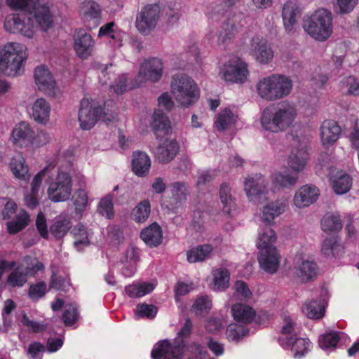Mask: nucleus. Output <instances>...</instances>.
<instances>
[{"label": "nucleus", "instance_id": "1", "mask_svg": "<svg viewBox=\"0 0 359 359\" xmlns=\"http://www.w3.org/2000/svg\"><path fill=\"white\" fill-rule=\"evenodd\" d=\"M7 5L13 9L24 10L28 16L24 14L12 13L8 15L4 20V27L6 32L11 34H20L24 37L32 39L36 34L37 26L46 32L53 25V15L50 11L48 0H6Z\"/></svg>", "mask_w": 359, "mask_h": 359}, {"label": "nucleus", "instance_id": "2", "mask_svg": "<svg viewBox=\"0 0 359 359\" xmlns=\"http://www.w3.org/2000/svg\"><path fill=\"white\" fill-rule=\"evenodd\" d=\"M236 0H223L216 4L208 14L212 22H220L219 31H210L208 34V39L212 43H224L235 37L241 25L237 22Z\"/></svg>", "mask_w": 359, "mask_h": 359}, {"label": "nucleus", "instance_id": "3", "mask_svg": "<svg viewBox=\"0 0 359 359\" xmlns=\"http://www.w3.org/2000/svg\"><path fill=\"white\" fill-rule=\"evenodd\" d=\"M191 330L192 323L187 319L172 343L163 340L154 346L151 353L152 359H180L185 351L191 352L195 359H203L207 353L204 347L198 344L188 346L185 344L184 339L190 335Z\"/></svg>", "mask_w": 359, "mask_h": 359}, {"label": "nucleus", "instance_id": "4", "mask_svg": "<svg viewBox=\"0 0 359 359\" xmlns=\"http://www.w3.org/2000/svg\"><path fill=\"white\" fill-rule=\"evenodd\" d=\"M297 116V109L294 104L284 102L273 109L263 110L260 122L262 128L274 133L286 130L293 126Z\"/></svg>", "mask_w": 359, "mask_h": 359}, {"label": "nucleus", "instance_id": "5", "mask_svg": "<svg viewBox=\"0 0 359 359\" xmlns=\"http://www.w3.org/2000/svg\"><path fill=\"white\" fill-rule=\"evenodd\" d=\"M28 57L27 47L18 42H8L0 49V73L16 76L24 71Z\"/></svg>", "mask_w": 359, "mask_h": 359}, {"label": "nucleus", "instance_id": "6", "mask_svg": "<svg viewBox=\"0 0 359 359\" xmlns=\"http://www.w3.org/2000/svg\"><path fill=\"white\" fill-rule=\"evenodd\" d=\"M293 88L292 79L284 74H273L258 81L256 90L264 100L271 102L289 95Z\"/></svg>", "mask_w": 359, "mask_h": 359}, {"label": "nucleus", "instance_id": "7", "mask_svg": "<svg viewBox=\"0 0 359 359\" xmlns=\"http://www.w3.org/2000/svg\"><path fill=\"white\" fill-rule=\"evenodd\" d=\"M303 28L313 39L327 41L333 32V16L330 11L319 8L304 17Z\"/></svg>", "mask_w": 359, "mask_h": 359}, {"label": "nucleus", "instance_id": "8", "mask_svg": "<svg viewBox=\"0 0 359 359\" xmlns=\"http://www.w3.org/2000/svg\"><path fill=\"white\" fill-rule=\"evenodd\" d=\"M170 91L176 102L184 108L194 105L200 97V88L196 82L184 74L172 76Z\"/></svg>", "mask_w": 359, "mask_h": 359}, {"label": "nucleus", "instance_id": "9", "mask_svg": "<svg viewBox=\"0 0 359 359\" xmlns=\"http://www.w3.org/2000/svg\"><path fill=\"white\" fill-rule=\"evenodd\" d=\"M102 111V107L96 100L89 98L82 99L78 114L80 128L85 130H90L100 119L107 123L114 118L113 114L103 113Z\"/></svg>", "mask_w": 359, "mask_h": 359}, {"label": "nucleus", "instance_id": "10", "mask_svg": "<svg viewBox=\"0 0 359 359\" xmlns=\"http://www.w3.org/2000/svg\"><path fill=\"white\" fill-rule=\"evenodd\" d=\"M72 180L67 172L60 171L48 186L47 194L53 202H62L68 200L72 195Z\"/></svg>", "mask_w": 359, "mask_h": 359}, {"label": "nucleus", "instance_id": "11", "mask_svg": "<svg viewBox=\"0 0 359 359\" xmlns=\"http://www.w3.org/2000/svg\"><path fill=\"white\" fill-rule=\"evenodd\" d=\"M309 160L306 142L304 139L294 138L292 149L287 160L289 168L295 173L302 172Z\"/></svg>", "mask_w": 359, "mask_h": 359}, {"label": "nucleus", "instance_id": "12", "mask_svg": "<svg viewBox=\"0 0 359 359\" xmlns=\"http://www.w3.org/2000/svg\"><path fill=\"white\" fill-rule=\"evenodd\" d=\"M316 264L307 255L297 253L293 259L292 276L299 282L306 283L317 275Z\"/></svg>", "mask_w": 359, "mask_h": 359}, {"label": "nucleus", "instance_id": "13", "mask_svg": "<svg viewBox=\"0 0 359 359\" xmlns=\"http://www.w3.org/2000/svg\"><path fill=\"white\" fill-rule=\"evenodd\" d=\"M220 74L226 81L244 83L249 72L245 62L238 57H232L221 68Z\"/></svg>", "mask_w": 359, "mask_h": 359}, {"label": "nucleus", "instance_id": "14", "mask_svg": "<svg viewBox=\"0 0 359 359\" xmlns=\"http://www.w3.org/2000/svg\"><path fill=\"white\" fill-rule=\"evenodd\" d=\"M244 191L250 202L259 203L261 197L268 194V182L260 173L247 177L243 182Z\"/></svg>", "mask_w": 359, "mask_h": 359}, {"label": "nucleus", "instance_id": "15", "mask_svg": "<svg viewBox=\"0 0 359 359\" xmlns=\"http://www.w3.org/2000/svg\"><path fill=\"white\" fill-rule=\"evenodd\" d=\"M159 13L160 7L156 4L144 7L136 19V27L138 31L143 34H149L156 27Z\"/></svg>", "mask_w": 359, "mask_h": 359}, {"label": "nucleus", "instance_id": "16", "mask_svg": "<svg viewBox=\"0 0 359 359\" xmlns=\"http://www.w3.org/2000/svg\"><path fill=\"white\" fill-rule=\"evenodd\" d=\"M34 80L38 89L43 93L55 97L59 93L56 82L46 66L41 65L35 68Z\"/></svg>", "mask_w": 359, "mask_h": 359}, {"label": "nucleus", "instance_id": "17", "mask_svg": "<svg viewBox=\"0 0 359 359\" xmlns=\"http://www.w3.org/2000/svg\"><path fill=\"white\" fill-rule=\"evenodd\" d=\"M249 53L257 62L263 65L269 63L273 57V51L266 39L261 36L252 38Z\"/></svg>", "mask_w": 359, "mask_h": 359}, {"label": "nucleus", "instance_id": "18", "mask_svg": "<svg viewBox=\"0 0 359 359\" xmlns=\"http://www.w3.org/2000/svg\"><path fill=\"white\" fill-rule=\"evenodd\" d=\"M320 194V190L316 185L312 184L302 185L296 191L292 204L298 209L308 208L318 201Z\"/></svg>", "mask_w": 359, "mask_h": 359}, {"label": "nucleus", "instance_id": "19", "mask_svg": "<svg viewBox=\"0 0 359 359\" xmlns=\"http://www.w3.org/2000/svg\"><path fill=\"white\" fill-rule=\"evenodd\" d=\"M163 68V63L161 59L152 57L145 60L140 65L137 77L140 82H157L162 77Z\"/></svg>", "mask_w": 359, "mask_h": 359}, {"label": "nucleus", "instance_id": "20", "mask_svg": "<svg viewBox=\"0 0 359 359\" xmlns=\"http://www.w3.org/2000/svg\"><path fill=\"white\" fill-rule=\"evenodd\" d=\"M95 41L92 36L84 30L76 31L74 36V49L76 55L82 60L92 55L95 48Z\"/></svg>", "mask_w": 359, "mask_h": 359}, {"label": "nucleus", "instance_id": "21", "mask_svg": "<svg viewBox=\"0 0 359 359\" xmlns=\"http://www.w3.org/2000/svg\"><path fill=\"white\" fill-rule=\"evenodd\" d=\"M282 320L280 336L278 338V341L281 346L287 349L290 346V341L297 337V334L299 332V327L294 318L288 313H283Z\"/></svg>", "mask_w": 359, "mask_h": 359}, {"label": "nucleus", "instance_id": "22", "mask_svg": "<svg viewBox=\"0 0 359 359\" xmlns=\"http://www.w3.org/2000/svg\"><path fill=\"white\" fill-rule=\"evenodd\" d=\"M280 255L276 248L259 250L258 262L262 269L268 273H275L280 266Z\"/></svg>", "mask_w": 359, "mask_h": 359}, {"label": "nucleus", "instance_id": "23", "mask_svg": "<svg viewBox=\"0 0 359 359\" xmlns=\"http://www.w3.org/2000/svg\"><path fill=\"white\" fill-rule=\"evenodd\" d=\"M320 130V141L325 148L332 146L339 138L341 132L338 123L332 120L323 121Z\"/></svg>", "mask_w": 359, "mask_h": 359}, {"label": "nucleus", "instance_id": "24", "mask_svg": "<svg viewBox=\"0 0 359 359\" xmlns=\"http://www.w3.org/2000/svg\"><path fill=\"white\" fill-rule=\"evenodd\" d=\"M288 207L285 199H278L266 204L262 209L261 219L266 224H271L274 219L283 215Z\"/></svg>", "mask_w": 359, "mask_h": 359}, {"label": "nucleus", "instance_id": "25", "mask_svg": "<svg viewBox=\"0 0 359 359\" xmlns=\"http://www.w3.org/2000/svg\"><path fill=\"white\" fill-rule=\"evenodd\" d=\"M179 151V145L175 139L166 138L155 151L157 160L162 163H168L174 159Z\"/></svg>", "mask_w": 359, "mask_h": 359}, {"label": "nucleus", "instance_id": "26", "mask_svg": "<svg viewBox=\"0 0 359 359\" xmlns=\"http://www.w3.org/2000/svg\"><path fill=\"white\" fill-rule=\"evenodd\" d=\"M9 168L15 179L25 184L29 182L31 176L29 168L22 154H19L11 159Z\"/></svg>", "mask_w": 359, "mask_h": 359}, {"label": "nucleus", "instance_id": "27", "mask_svg": "<svg viewBox=\"0 0 359 359\" xmlns=\"http://www.w3.org/2000/svg\"><path fill=\"white\" fill-rule=\"evenodd\" d=\"M329 175L332 189L337 194H344L350 190L352 180L346 172L337 170L334 174V171L330 170Z\"/></svg>", "mask_w": 359, "mask_h": 359}, {"label": "nucleus", "instance_id": "28", "mask_svg": "<svg viewBox=\"0 0 359 359\" xmlns=\"http://www.w3.org/2000/svg\"><path fill=\"white\" fill-rule=\"evenodd\" d=\"M231 311L234 320L245 326L251 323L256 316L252 307L242 303L232 305Z\"/></svg>", "mask_w": 359, "mask_h": 359}, {"label": "nucleus", "instance_id": "29", "mask_svg": "<svg viewBox=\"0 0 359 359\" xmlns=\"http://www.w3.org/2000/svg\"><path fill=\"white\" fill-rule=\"evenodd\" d=\"M32 132L33 130L31 126L27 122L22 121L13 129L11 137V141L16 145L27 147Z\"/></svg>", "mask_w": 359, "mask_h": 359}, {"label": "nucleus", "instance_id": "30", "mask_svg": "<svg viewBox=\"0 0 359 359\" xmlns=\"http://www.w3.org/2000/svg\"><path fill=\"white\" fill-rule=\"evenodd\" d=\"M270 225L266 224L259 229L256 245L259 250L276 248L275 244L277 241V235Z\"/></svg>", "mask_w": 359, "mask_h": 359}, {"label": "nucleus", "instance_id": "31", "mask_svg": "<svg viewBox=\"0 0 359 359\" xmlns=\"http://www.w3.org/2000/svg\"><path fill=\"white\" fill-rule=\"evenodd\" d=\"M50 105L44 98L36 99L32 107V116L34 120L43 125L48 123Z\"/></svg>", "mask_w": 359, "mask_h": 359}, {"label": "nucleus", "instance_id": "32", "mask_svg": "<svg viewBox=\"0 0 359 359\" xmlns=\"http://www.w3.org/2000/svg\"><path fill=\"white\" fill-rule=\"evenodd\" d=\"M151 128L157 138L168 135L170 130V121L161 109H156L152 116Z\"/></svg>", "mask_w": 359, "mask_h": 359}, {"label": "nucleus", "instance_id": "33", "mask_svg": "<svg viewBox=\"0 0 359 359\" xmlns=\"http://www.w3.org/2000/svg\"><path fill=\"white\" fill-rule=\"evenodd\" d=\"M126 35V33L121 31L114 22H108L102 26L98 33L100 37L105 36L108 39L113 40V45L117 48L122 46V41Z\"/></svg>", "mask_w": 359, "mask_h": 359}, {"label": "nucleus", "instance_id": "34", "mask_svg": "<svg viewBox=\"0 0 359 359\" xmlns=\"http://www.w3.org/2000/svg\"><path fill=\"white\" fill-rule=\"evenodd\" d=\"M231 192L232 189L229 184L224 182L220 185L219 200L222 205V212L227 215H231L232 212L236 209V200Z\"/></svg>", "mask_w": 359, "mask_h": 359}, {"label": "nucleus", "instance_id": "35", "mask_svg": "<svg viewBox=\"0 0 359 359\" xmlns=\"http://www.w3.org/2000/svg\"><path fill=\"white\" fill-rule=\"evenodd\" d=\"M140 238L149 247L158 246L163 239L161 227L154 222L141 231Z\"/></svg>", "mask_w": 359, "mask_h": 359}, {"label": "nucleus", "instance_id": "36", "mask_svg": "<svg viewBox=\"0 0 359 359\" xmlns=\"http://www.w3.org/2000/svg\"><path fill=\"white\" fill-rule=\"evenodd\" d=\"M297 2L289 0L284 4L282 11L283 25L287 32H291L297 24V15L298 13Z\"/></svg>", "mask_w": 359, "mask_h": 359}, {"label": "nucleus", "instance_id": "37", "mask_svg": "<svg viewBox=\"0 0 359 359\" xmlns=\"http://www.w3.org/2000/svg\"><path fill=\"white\" fill-rule=\"evenodd\" d=\"M151 167V160L148 154L142 151H135L133 154L132 168L139 177H143L148 173Z\"/></svg>", "mask_w": 359, "mask_h": 359}, {"label": "nucleus", "instance_id": "38", "mask_svg": "<svg viewBox=\"0 0 359 359\" xmlns=\"http://www.w3.org/2000/svg\"><path fill=\"white\" fill-rule=\"evenodd\" d=\"M180 59L182 63L177 67L180 69H189L190 65H195L200 66L202 62L198 47L195 43L187 47L186 52L180 55Z\"/></svg>", "mask_w": 359, "mask_h": 359}, {"label": "nucleus", "instance_id": "39", "mask_svg": "<svg viewBox=\"0 0 359 359\" xmlns=\"http://www.w3.org/2000/svg\"><path fill=\"white\" fill-rule=\"evenodd\" d=\"M297 173H290L287 171L277 172L271 176L274 188H291L298 182Z\"/></svg>", "mask_w": 359, "mask_h": 359}, {"label": "nucleus", "instance_id": "40", "mask_svg": "<svg viewBox=\"0 0 359 359\" xmlns=\"http://www.w3.org/2000/svg\"><path fill=\"white\" fill-rule=\"evenodd\" d=\"M238 121V116L229 109L222 110L215 118V127L218 130H224L235 126Z\"/></svg>", "mask_w": 359, "mask_h": 359}, {"label": "nucleus", "instance_id": "41", "mask_svg": "<svg viewBox=\"0 0 359 359\" xmlns=\"http://www.w3.org/2000/svg\"><path fill=\"white\" fill-rule=\"evenodd\" d=\"M212 250V246L208 244L192 248L187 253V261L189 263L203 262L210 257Z\"/></svg>", "mask_w": 359, "mask_h": 359}, {"label": "nucleus", "instance_id": "42", "mask_svg": "<svg viewBox=\"0 0 359 359\" xmlns=\"http://www.w3.org/2000/svg\"><path fill=\"white\" fill-rule=\"evenodd\" d=\"M312 347L311 343L307 338L294 337L290 341V346L287 348H290L293 353L295 359H299L304 357Z\"/></svg>", "mask_w": 359, "mask_h": 359}, {"label": "nucleus", "instance_id": "43", "mask_svg": "<svg viewBox=\"0 0 359 359\" xmlns=\"http://www.w3.org/2000/svg\"><path fill=\"white\" fill-rule=\"evenodd\" d=\"M155 285L150 283H135L125 288L126 294L130 298H140L151 292Z\"/></svg>", "mask_w": 359, "mask_h": 359}, {"label": "nucleus", "instance_id": "44", "mask_svg": "<svg viewBox=\"0 0 359 359\" xmlns=\"http://www.w3.org/2000/svg\"><path fill=\"white\" fill-rule=\"evenodd\" d=\"M213 286L215 291H222L229 286L230 273L225 268H218L212 271Z\"/></svg>", "mask_w": 359, "mask_h": 359}, {"label": "nucleus", "instance_id": "45", "mask_svg": "<svg viewBox=\"0 0 359 359\" xmlns=\"http://www.w3.org/2000/svg\"><path fill=\"white\" fill-rule=\"evenodd\" d=\"M30 221L29 215L24 210H21L16 215L15 219L7 222L8 232L10 234H15L25 229Z\"/></svg>", "mask_w": 359, "mask_h": 359}, {"label": "nucleus", "instance_id": "46", "mask_svg": "<svg viewBox=\"0 0 359 359\" xmlns=\"http://www.w3.org/2000/svg\"><path fill=\"white\" fill-rule=\"evenodd\" d=\"M249 329L238 323H231L226 330V339L230 342L238 343L248 335Z\"/></svg>", "mask_w": 359, "mask_h": 359}, {"label": "nucleus", "instance_id": "47", "mask_svg": "<svg viewBox=\"0 0 359 359\" xmlns=\"http://www.w3.org/2000/svg\"><path fill=\"white\" fill-rule=\"evenodd\" d=\"M80 13L85 20L100 19L101 15L100 6L95 1H86L81 6Z\"/></svg>", "mask_w": 359, "mask_h": 359}, {"label": "nucleus", "instance_id": "48", "mask_svg": "<svg viewBox=\"0 0 359 359\" xmlns=\"http://www.w3.org/2000/svg\"><path fill=\"white\" fill-rule=\"evenodd\" d=\"M321 228L325 232H333L342 228L341 218L338 214L327 212L321 220Z\"/></svg>", "mask_w": 359, "mask_h": 359}, {"label": "nucleus", "instance_id": "49", "mask_svg": "<svg viewBox=\"0 0 359 359\" xmlns=\"http://www.w3.org/2000/svg\"><path fill=\"white\" fill-rule=\"evenodd\" d=\"M322 252L327 257H339L344 252V248L336 238L325 239L322 245Z\"/></svg>", "mask_w": 359, "mask_h": 359}, {"label": "nucleus", "instance_id": "50", "mask_svg": "<svg viewBox=\"0 0 359 359\" xmlns=\"http://www.w3.org/2000/svg\"><path fill=\"white\" fill-rule=\"evenodd\" d=\"M70 228V219L65 216L60 215L55 219L50 231L54 237L60 238L67 233Z\"/></svg>", "mask_w": 359, "mask_h": 359}, {"label": "nucleus", "instance_id": "51", "mask_svg": "<svg viewBox=\"0 0 359 359\" xmlns=\"http://www.w3.org/2000/svg\"><path fill=\"white\" fill-rule=\"evenodd\" d=\"M29 275L24 271V264L18 266L8 276L7 283L11 287H22Z\"/></svg>", "mask_w": 359, "mask_h": 359}, {"label": "nucleus", "instance_id": "52", "mask_svg": "<svg viewBox=\"0 0 359 359\" xmlns=\"http://www.w3.org/2000/svg\"><path fill=\"white\" fill-rule=\"evenodd\" d=\"M325 311V306L323 302L318 301H311L305 304L303 311L311 319H320L324 314Z\"/></svg>", "mask_w": 359, "mask_h": 359}, {"label": "nucleus", "instance_id": "53", "mask_svg": "<svg viewBox=\"0 0 359 359\" xmlns=\"http://www.w3.org/2000/svg\"><path fill=\"white\" fill-rule=\"evenodd\" d=\"M151 212L150 203L148 201H143L133 208L131 217L134 221L138 223L144 222Z\"/></svg>", "mask_w": 359, "mask_h": 359}, {"label": "nucleus", "instance_id": "54", "mask_svg": "<svg viewBox=\"0 0 359 359\" xmlns=\"http://www.w3.org/2000/svg\"><path fill=\"white\" fill-rule=\"evenodd\" d=\"M50 134L44 130H33L29 143L27 147L35 149L46 145L50 140Z\"/></svg>", "mask_w": 359, "mask_h": 359}, {"label": "nucleus", "instance_id": "55", "mask_svg": "<svg viewBox=\"0 0 359 359\" xmlns=\"http://www.w3.org/2000/svg\"><path fill=\"white\" fill-rule=\"evenodd\" d=\"M72 233L75 239L74 245L79 250H80L83 246H86L89 244L88 235L83 224H77L73 229Z\"/></svg>", "mask_w": 359, "mask_h": 359}, {"label": "nucleus", "instance_id": "56", "mask_svg": "<svg viewBox=\"0 0 359 359\" xmlns=\"http://www.w3.org/2000/svg\"><path fill=\"white\" fill-rule=\"evenodd\" d=\"M212 300L207 296H201L197 298L191 306L193 311L196 315L202 316L207 313L212 308Z\"/></svg>", "mask_w": 359, "mask_h": 359}, {"label": "nucleus", "instance_id": "57", "mask_svg": "<svg viewBox=\"0 0 359 359\" xmlns=\"http://www.w3.org/2000/svg\"><path fill=\"white\" fill-rule=\"evenodd\" d=\"M134 87L135 85L128 83L126 74L119 75L114 82L110 85V88L117 95H122Z\"/></svg>", "mask_w": 359, "mask_h": 359}, {"label": "nucleus", "instance_id": "58", "mask_svg": "<svg viewBox=\"0 0 359 359\" xmlns=\"http://www.w3.org/2000/svg\"><path fill=\"white\" fill-rule=\"evenodd\" d=\"M339 338V333L338 332L323 334L318 339L319 346L325 351L332 350L337 346Z\"/></svg>", "mask_w": 359, "mask_h": 359}, {"label": "nucleus", "instance_id": "59", "mask_svg": "<svg viewBox=\"0 0 359 359\" xmlns=\"http://www.w3.org/2000/svg\"><path fill=\"white\" fill-rule=\"evenodd\" d=\"M97 210L102 216L108 219L114 217L113 195L107 194L101 199L99 203Z\"/></svg>", "mask_w": 359, "mask_h": 359}, {"label": "nucleus", "instance_id": "60", "mask_svg": "<svg viewBox=\"0 0 359 359\" xmlns=\"http://www.w3.org/2000/svg\"><path fill=\"white\" fill-rule=\"evenodd\" d=\"M78 306L75 303L67 304L62 314V320L66 325L74 324L79 318Z\"/></svg>", "mask_w": 359, "mask_h": 359}, {"label": "nucleus", "instance_id": "61", "mask_svg": "<svg viewBox=\"0 0 359 359\" xmlns=\"http://www.w3.org/2000/svg\"><path fill=\"white\" fill-rule=\"evenodd\" d=\"M233 296L240 300L249 301L252 297V293L249 289L246 283L242 280H238L233 285Z\"/></svg>", "mask_w": 359, "mask_h": 359}, {"label": "nucleus", "instance_id": "62", "mask_svg": "<svg viewBox=\"0 0 359 359\" xmlns=\"http://www.w3.org/2000/svg\"><path fill=\"white\" fill-rule=\"evenodd\" d=\"M157 313V309L152 304H139L136 306L135 316L137 318L153 319Z\"/></svg>", "mask_w": 359, "mask_h": 359}, {"label": "nucleus", "instance_id": "63", "mask_svg": "<svg viewBox=\"0 0 359 359\" xmlns=\"http://www.w3.org/2000/svg\"><path fill=\"white\" fill-rule=\"evenodd\" d=\"M20 264H24V271L29 275L33 276L39 271L43 270L44 266L36 258L27 256L24 258Z\"/></svg>", "mask_w": 359, "mask_h": 359}, {"label": "nucleus", "instance_id": "64", "mask_svg": "<svg viewBox=\"0 0 359 359\" xmlns=\"http://www.w3.org/2000/svg\"><path fill=\"white\" fill-rule=\"evenodd\" d=\"M341 90H345L348 95H359V79L353 76L345 77L341 81Z\"/></svg>", "mask_w": 359, "mask_h": 359}]
</instances>
